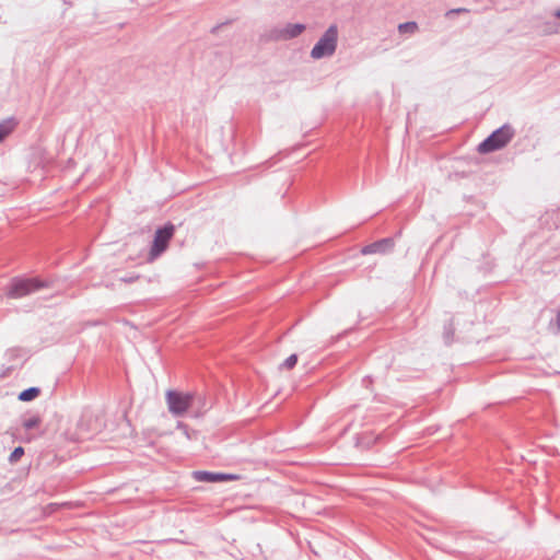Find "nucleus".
Returning <instances> with one entry per match:
<instances>
[{
  "instance_id": "1",
  "label": "nucleus",
  "mask_w": 560,
  "mask_h": 560,
  "mask_svg": "<svg viewBox=\"0 0 560 560\" xmlns=\"http://www.w3.org/2000/svg\"><path fill=\"white\" fill-rule=\"evenodd\" d=\"M165 400L168 411L175 417H182L192 406L194 395L179 390H167Z\"/></svg>"
},
{
  "instance_id": "2",
  "label": "nucleus",
  "mask_w": 560,
  "mask_h": 560,
  "mask_svg": "<svg viewBox=\"0 0 560 560\" xmlns=\"http://www.w3.org/2000/svg\"><path fill=\"white\" fill-rule=\"evenodd\" d=\"M514 132L511 127L503 126L493 131L485 141H482L478 151L482 154L490 153L504 148L512 139Z\"/></svg>"
},
{
  "instance_id": "3",
  "label": "nucleus",
  "mask_w": 560,
  "mask_h": 560,
  "mask_svg": "<svg viewBox=\"0 0 560 560\" xmlns=\"http://www.w3.org/2000/svg\"><path fill=\"white\" fill-rule=\"evenodd\" d=\"M338 30L336 25H331L325 34L319 38L311 51L314 59L331 56L337 47Z\"/></svg>"
},
{
  "instance_id": "4",
  "label": "nucleus",
  "mask_w": 560,
  "mask_h": 560,
  "mask_svg": "<svg viewBox=\"0 0 560 560\" xmlns=\"http://www.w3.org/2000/svg\"><path fill=\"white\" fill-rule=\"evenodd\" d=\"M175 232L173 224H166L164 228L156 230L154 240L149 252L148 260H155L168 246Z\"/></svg>"
},
{
  "instance_id": "5",
  "label": "nucleus",
  "mask_w": 560,
  "mask_h": 560,
  "mask_svg": "<svg viewBox=\"0 0 560 560\" xmlns=\"http://www.w3.org/2000/svg\"><path fill=\"white\" fill-rule=\"evenodd\" d=\"M42 287H44V284L37 279L15 280L8 289L7 295L10 299H21L37 291Z\"/></svg>"
},
{
  "instance_id": "6",
  "label": "nucleus",
  "mask_w": 560,
  "mask_h": 560,
  "mask_svg": "<svg viewBox=\"0 0 560 560\" xmlns=\"http://www.w3.org/2000/svg\"><path fill=\"white\" fill-rule=\"evenodd\" d=\"M196 478L200 481H209V482H215V481H222V480H234L237 477L236 476H226V475H215L210 474L206 471H199L196 472Z\"/></svg>"
},
{
  "instance_id": "7",
  "label": "nucleus",
  "mask_w": 560,
  "mask_h": 560,
  "mask_svg": "<svg viewBox=\"0 0 560 560\" xmlns=\"http://www.w3.org/2000/svg\"><path fill=\"white\" fill-rule=\"evenodd\" d=\"M40 390L37 387H31L20 393L19 399L22 401H31L39 395Z\"/></svg>"
},
{
  "instance_id": "8",
  "label": "nucleus",
  "mask_w": 560,
  "mask_h": 560,
  "mask_svg": "<svg viewBox=\"0 0 560 560\" xmlns=\"http://www.w3.org/2000/svg\"><path fill=\"white\" fill-rule=\"evenodd\" d=\"M15 122L12 119L0 124V141L8 137L14 129Z\"/></svg>"
},
{
  "instance_id": "9",
  "label": "nucleus",
  "mask_w": 560,
  "mask_h": 560,
  "mask_svg": "<svg viewBox=\"0 0 560 560\" xmlns=\"http://www.w3.org/2000/svg\"><path fill=\"white\" fill-rule=\"evenodd\" d=\"M398 31L400 34H413L418 31V24L416 22H406L398 25Z\"/></svg>"
},
{
  "instance_id": "10",
  "label": "nucleus",
  "mask_w": 560,
  "mask_h": 560,
  "mask_svg": "<svg viewBox=\"0 0 560 560\" xmlns=\"http://www.w3.org/2000/svg\"><path fill=\"white\" fill-rule=\"evenodd\" d=\"M42 423V419L39 416H33L26 420H24L23 422V427L26 429V430H31V429H35V428H38Z\"/></svg>"
},
{
  "instance_id": "11",
  "label": "nucleus",
  "mask_w": 560,
  "mask_h": 560,
  "mask_svg": "<svg viewBox=\"0 0 560 560\" xmlns=\"http://www.w3.org/2000/svg\"><path fill=\"white\" fill-rule=\"evenodd\" d=\"M298 363V355L291 354L288 359H285L279 366L280 370H292Z\"/></svg>"
},
{
  "instance_id": "12",
  "label": "nucleus",
  "mask_w": 560,
  "mask_h": 560,
  "mask_svg": "<svg viewBox=\"0 0 560 560\" xmlns=\"http://www.w3.org/2000/svg\"><path fill=\"white\" fill-rule=\"evenodd\" d=\"M24 455V448L22 446H18L13 450V452L10 454L9 460L11 463H16L21 459V457Z\"/></svg>"
},
{
  "instance_id": "13",
  "label": "nucleus",
  "mask_w": 560,
  "mask_h": 560,
  "mask_svg": "<svg viewBox=\"0 0 560 560\" xmlns=\"http://www.w3.org/2000/svg\"><path fill=\"white\" fill-rule=\"evenodd\" d=\"M92 424H98V419L95 418V417L90 416V417H85V418L82 419V421L80 423V427L83 430L84 427H90Z\"/></svg>"
},
{
  "instance_id": "14",
  "label": "nucleus",
  "mask_w": 560,
  "mask_h": 560,
  "mask_svg": "<svg viewBox=\"0 0 560 560\" xmlns=\"http://www.w3.org/2000/svg\"><path fill=\"white\" fill-rule=\"evenodd\" d=\"M389 245L388 241H384L382 243L373 244L372 246L364 249V253H374L376 250H380L383 246Z\"/></svg>"
},
{
  "instance_id": "15",
  "label": "nucleus",
  "mask_w": 560,
  "mask_h": 560,
  "mask_svg": "<svg viewBox=\"0 0 560 560\" xmlns=\"http://www.w3.org/2000/svg\"><path fill=\"white\" fill-rule=\"evenodd\" d=\"M303 30H304V25L295 24V25H293L291 27L289 36L290 37H294V36L299 35V34H301L303 32Z\"/></svg>"
},
{
  "instance_id": "16",
  "label": "nucleus",
  "mask_w": 560,
  "mask_h": 560,
  "mask_svg": "<svg viewBox=\"0 0 560 560\" xmlns=\"http://www.w3.org/2000/svg\"><path fill=\"white\" fill-rule=\"evenodd\" d=\"M464 12H469V10L466 8L452 9L445 13V16L451 18L453 14H458V13H464Z\"/></svg>"
},
{
  "instance_id": "17",
  "label": "nucleus",
  "mask_w": 560,
  "mask_h": 560,
  "mask_svg": "<svg viewBox=\"0 0 560 560\" xmlns=\"http://www.w3.org/2000/svg\"><path fill=\"white\" fill-rule=\"evenodd\" d=\"M557 325L560 329V310H559V313H558V316H557Z\"/></svg>"
},
{
  "instance_id": "18",
  "label": "nucleus",
  "mask_w": 560,
  "mask_h": 560,
  "mask_svg": "<svg viewBox=\"0 0 560 560\" xmlns=\"http://www.w3.org/2000/svg\"><path fill=\"white\" fill-rule=\"evenodd\" d=\"M556 16L560 19V10L557 11Z\"/></svg>"
}]
</instances>
